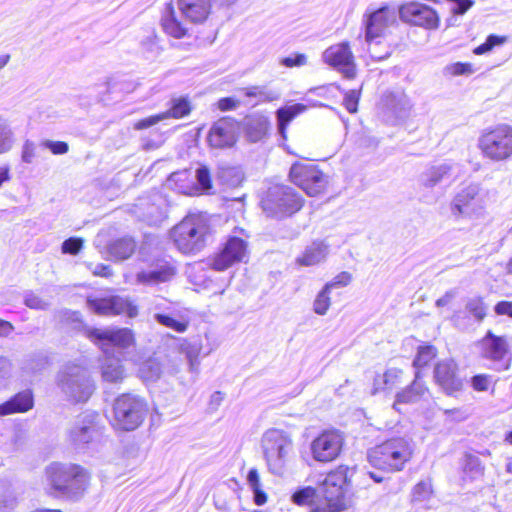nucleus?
I'll return each instance as SVG.
<instances>
[{"instance_id": "f03ea898", "label": "nucleus", "mask_w": 512, "mask_h": 512, "mask_svg": "<svg viewBox=\"0 0 512 512\" xmlns=\"http://www.w3.org/2000/svg\"><path fill=\"white\" fill-rule=\"evenodd\" d=\"M45 480L49 485L50 496L77 502L84 497L90 476L79 465L52 462L45 468Z\"/></svg>"}, {"instance_id": "72a5a7b5", "label": "nucleus", "mask_w": 512, "mask_h": 512, "mask_svg": "<svg viewBox=\"0 0 512 512\" xmlns=\"http://www.w3.org/2000/svg\"><path fill=\"white\" fill-rule=\"evenodd\" d=\"M135 207L137 217L148 225H158L166 218V210L159 204L141 199Z\"/></svg>"}, {"instance_id": "6ab92c4d", "label": "nucleus", "mask_w": 512, "mask_h": 512, "mask_svg": "<svg viewBox=\"0 0 512 512\" xmlns=\"http://www.w3.org/2000/svg\"><path fill=\"white\" fill-rule=\"evenodd\" d=\"M176 267L171 260L159 258L153 260L146 269L136 273V283L144 286H156L169 282L176 275Z\"/></svg>"}, {"instance_id": "4be33fe9", "label": "nucleus", "mask_w": 512, "mask_h": 512, "mask_svg": "<svg viewBox=\"0 0 512 512\" xmlns=\"http://www.w3.org/2000/svg\"><path fill=\"white\" fill-rule=\"evenodd\" d=\"M459 165L452 162H443L427 167L420 175L419 181L426 188H433L440 184H450L458 178Z\"/></svg>"}, {"instance_id": "e2e57ef3", "label": "nucleus", "mask_w": 512, "mask_h": 512, "mask_svg": "<svg viewBox=\"0 0 512 512\" xmlns=\"http://www.w3.org/2000/svg\"><path fill=\"white\" fill-rule=\"evenodd\" d=\"M467 471H471L475 476L480 475L482 473V468L480 466L478 458L471 457L467 460L464 472L467 473Z\"/></svg>"}, {"instance_id": "6e6552de", "label": "nucleus", "mask_w": 512, "mask_h": 512, "mask_svg": "<svg viewBox=\"0 0 512 512\" xmlns=\"http://www.w3.org/2000/svg\"><path fill=\"white\" fill-rule=\"evenodd\" d=\"M486 211V193L478 184L471 183L459 189L450 202L454 219H480Z\"/></svg>"}, {"instance_id": "a878e982", "label": "nucleus", "mask_w": 512, "mask_h": 512, "mask_svg": "<svg viewBox=\"0 0 512 512\" xmlns=\"http://www.w3.org/2000/svg\"><path fill=\"white\" fill-rule=\"evenodd\" d=\"M422 374L420 371H415L413 382L406 388L399 391L395 396L393 408L400 411L401 404H413L424 398L428 393V388L421 381Z\"/></svg>"}, {"instance_id": "4c0bfd02", "label": "nucleus", "mask_w": 512, "mask_h": 512, "mask_svg": "<svg viewBox=\"0 0 512 512\" xmlns=\"http://www.w3.org/2000/svg\"><path fill=\"white\" fill-rule=\"evenodd\" d=\"M156 322L177 333H184L189 326V320L185 316L171 310L169 313L157 314Z\"/></svg>"}, {"instance_id": "0e129e2a", "label": "nucleus", "mask_w": 512, "mask_h": 512, "mask_svg": "<svg viewBox=\"0 0 512 512\" xmlns=\"http://www.w3.org/2000/svg\"><path fill=\"white\" fill-rule=\"evenodd\" d=\"M238 106V102L231 97L222 98L218 101V108L221 111L233 110Z\"/></svg>"}, {"instance_id": "37998d69", "label": "nucleus", "mask_w": 512, "mask_h": 512, "mask_svg": "<svg viewBox=\"0 0 512 512\" xmlns=\"http://www.w3.org/2000/svg\"><path fill=\"white\" fill-rule=\"evenodd\" d=\"M140 377L145 381H156L161 375V366L156 359H148L139 368Z\"/></svg>"}, {"instance_id": "f3484780", "label": "nucleus", "mask_w": 512, "mask_h": 512, "mask_svg": "<svg viewBox=\"0 0 512 512\" xmlns=\"http://www.w3.org/2000/svg\"><path fill=\"white\" fill-rule=\"evenodd\" d=\"M247 255V242L240 237L230 236L220 251L210 260V265L216 271H224L242 262Z\"/></svg>"}, {"instance_id": "2eb2a0df", "label": "nucleus", "mask_w": 512, "mask_h": 512, "mask_svg": "<svg viewBox=\"0 0 512 512\" xmlns=\"http://www.w3.org/2000/svg\"><path fill=\"white\" fill-rule=\"evenodd\" d=\"M87 307L100 316L125 314L130 318L138 315V307L132 301L120 296L88 297Z\"/></svg>"}, {"instance_id": "412c9836", "label": "nucleus", "mask_w": 512, "mask_h": 512, "mask_svg": "<svg viewBox=\"0 0 512 512\" xmlns=\"http://www.w3.org/2000/svg\"><path fill=\"white\" fill-rule=\"evenodd\" d=\"M403 21L427 29H435L439 24V17L430 6L418 2L403 4L399 9Z\"/></svg>"}, {"instance_id": "49530a36", "label": "nucleus", "mask_w": 512, "mask_h": 512, "mask_svg": "<svg viewBox=\"0 0 512 512\" xmlns=\"http://www.w3.org/2000/svg\"><path fill=\"white\" fill-rule=\"evenodd\" d=\"M148 309L155 321L157 314L169 313L172 310L170 302L161 297L153 298Z\"/></svg>"}, {"instance_id": "1a4fd4ad", "label": "nucleus", "mask_w": 512, "mask_h": 512, "mask_svg": "<svg viewBox=\"0 0 512 512\" xmlns=\"http://www.w3.org/2000/svg\"><path fill=\"white\" fill-rule=\"evenodd\" d=\"M482 155L494 162L506 161L512 157V127L500 124L486 129L478 139Z\"/></svg>"}, {"instance_id": "cd10ccee", "label": "nucleus", "mask_w": 512, "mask_h": 512, "mask_svg": "<svg viewBox=\"0 0 512 512\" xmlns=\"http://www.w3.org/2000/svg\"><path fill=\"white\" fill-rule=\"evenodd\" d=\"M34 406V395L32 390L26 389L18 392L6 402L0 404V416H7L15 413H25Z\"/></svg>"}, {"instance_id": "774afa93", "label": "nucleus", "mask_w": 512, "mask_h": 512, "mask_svg": "<svg viewBox=\"0 0 512 512\" xmlns=\"http://www.w3.org/2000/svg\"><path fill=\"white\" fill-rule=\"evenodd\" d=\"M93 274L96 276L109 277L112 275L111 268L109 265L97 264L93 269Z\"/></svg>"}, {"instance_id": "e433bc0d", "label": "nucleus", "mask_w": 512, "mask_h": 512, "mask_svg": "<svg viewBox=\"0 0 512 512\" xmlns=\"http://www.w3.org/2000/svg\"><path fill=\"white\" fill-rule=\"evenodd\" d=\"M180 341V351L187 359L189 372L198 374L200 366L199 355L202 348L200 341H189L187 339H180Z\"/></svg>"}, {"instance_id": "5701e85b", "label": "nucleus", "mask_w": 512, "mask_h": 512, "mask_svg": "<svg viewBox=\"0 0 512 512\" xmlns=\"http://www.w3.org/2000/svg\"><path fill=\"white\" fill-rule=\"evenodd\" d=\"M434 379L443 391L452 395L460 391L463 386L462 378L458 373V366L454 360L447 359L439 361L434 368Z\"/></svg>"}, {"instance_id": "c756f323", "label": "nucleus", "mask_w": 512, "mask_h": 512, "mask_svg": "<svg viewBox=\"0 0 512 512\" xmlns=\"http://www.w3.org/2000/svg\"><path fill=\"white\" fill-rule=\"evenodd\" d=\"M270 121L262 114H251L244 118L243 129L247 139L251 142L261 141L268 133Z\"/></svg>"}, {"instance_id": "69168bd1", "label": "nucleus", "mask_w": 512, "mask_h": 512, "mask_svg": "<svg viewBox=\"0 0 512 512\" xmlns=\"http://www.w3.org/2000/svg\"><path fill=\"white\" fill-rule=\"evenodd\" d=\"M254 496V502L258 506H261L266 503L267 496L266 493L261 489V486L251 488Z\"/></svg>"}, {"instance_id": "f704fd0d", "label": "nucleus", "mask_w": 512, "mask_h": 512, "mask_svg": "<svg viewBox=\"0 0 512 512\" xmlns=\"http://www.w3.org/2000/svg\"><path fill=\"white\" fill-rule=\"evenodd\" d=\"M402 374V370L398 368H390L383 374H377L373 380L372 394L392 391L401 382Z\"/></svg>"}, {"instance_id": "c9c22d12", "label": "nucleus", "mask_w": 512, "mask_h": 512, "mask_svg": "<svg viewBox=\"0 0 512 512\" xmlns=\"http://www.w3.org/2000/svg\"><path fill=\"white\" fill-rule=\"evenodd\" d=\"M307 106L301 103L284 106L276 111L278 132L283 139H286V129L289 123L299 114L305 112Z\"/></svg>"}, {"instance_id": "aec40b11", "label": "nucleus", "mask_w": 512, "mask_h": 512, "mask_svg": "<svg viewBox=\"0 0 512 512\" xmlns=\"http://www.w3.org/2000/svg\"><path fill=\"white\" fill-rule=\"evenodd\" d=\"M176 267L171 260L159 258L153 260L146 269L136 273V283L144 286H156L169 282L176 275Z\"/></svg>"}, {"instance_id": "0eeeda50", "label": "nucleus", "mask_w": 512, "mask_h": 512, "mask_svg": "<svg viewBox=\"0 0 512 512\" xmlns=\"http://www.w3.org/2000/svg\"><path fill=\"white\" fill-rule=\"evenodd\" d=\"M57 387L71 402H86L94 392V383L81 365L68 363L62 367L56 377Z\"/></svg>"}, {"instance_id": "680f3d73", "label": "nucleus", "mask_w": 512, "mask_h": 512, "mask_svg": "<svg viewBox=\"0 0 512 512\" xmlns=\"http://www.w3.org/2000/svg\"><path fill=\"white\" fill-rule=\"evenodd\" d=\"M489 385V378L486 375H476L472 378V386L477 391H486Z\"/></svg>"}, {"instance_id": "09e8293b", "label": "nucleus", "mask_w": 512, "mask_h": 512, "mask_svg": "<svg viewBox=\"0 0 512 512\" xmlns=\"http://www.w3.org/2000/svg\"><path fill=\"white\" fill-rule=\"evenodd\" d=\"M505 42V38L504 37H499L497 35H489L486 39V41L484 43H482L481 45L477 46L475 49H474V53L476 55H482V54H485L489 51L492 50L493 47L497 46V45H501Z\"/></svg>"}, {"instance_id": "20e7f679", "label": "nucleus", "mask_w": 512, "mask_h": 512, "mask_svg": "<svg viewBox=\"0 0 512 512\" xmlns=\"http://www.w3.org/2000/svg\"><path fill=\"white\" fill-rule=\"evenodd\" d=\"M261 449L268 471L283 476L294 456L291 435L285 430L270 428L261 437Z\"/></svg>"}, {"instance_id": "9d476101", "label": "nucleus", "mask_w": 512, "mask_h": 512, "mask_svg": "<svg viewBox=\"0 0 512 512\" xmlns=\"http://www.w3.org/2000/svg\"><path fill=\"white\" fill-rule=\"evenodd\" d=\"M145 402L136 395L122 394L113 404V425L124 431L135 430L146 414Z\"/></svg>"}, {"instance_id": "6e6d98bb", "label": "nucleus", "mask_w": 512, "mask_h": 512, "mask_svg": "<svg viewBox=\"0 0 512 512\" xmlns=\"http://www.w3.org/2000/svg\"><path fill=\"white\" fill-rule=\"evenodd\" d=\"M466 308L477 320H482L486 315L484 304L480 299L470 300L467 303Z\"/></svg>"}, {"instance_id": "dca6fc26", "label": "nucleus", "mask_w": 512, "mask_h": 512, "mask_svg": "<svg viewBox=\"0 0 512 512\" xmlns=\"http://www.w3.org/2000/svg\"><path fill=\"white\" fill-rule=\"evenodd\" d=\"M343 444L344 436L340 431H323L311 443L312 456L318 462H331L340 455Z\"/></svg>"}, {"instance_id": "7ed1b4c3", "label": "nucleus", "mask_w": 512, "mask_h": 512, "mask_svg": "<svg viewBox=\"0 0 512 512\" xmlns=\"http://www.w3.org/2000/svg\"><path fill=\"white\" fill-rule=\"evenodd\" d=\"M415 445L411 438L392 437L367 452V460L371 466L386 471L399 472L410 462Z\"/></svg>"}, {"instance_id": "3c124183", "label": "nucleus", "mask_w": 512, "mask_h": 512, "mask_svg": "<svg viewBox=\"0 0 512 512\" xmlns=\"http://www.w3.org/2000/svg\"><path fill=\"white\" fill-rule=\"evenodd\" d=\"M83 247V240L77 237H70L66 239L61 246L64 254L76 255Z\"/></svg>"}, {"instance_id": "052dcab7", "label": "nucleus", "mask_w": 512, "mask_h": 512, "mask_svg": "<svg viewBox=\"0 0 512 512\" xmlns=\"http://www.w3.org/2000/svg\"><path fill=\"white\" fill-rule=\"evenodd\" d=\"M494 311L497 315H506L512 318V301H500L495 307Z\"/></svg>"}, {"instance_id": "13d9d810", "label": "nucleus", "mask_w": 512, "mask_h": 512, "mask_svg": "<svg viewBox=\"0 0 512 512\" xmlns=\"http://www.w3.org/2000/svg\"><path fill=\"white\" fill-rule=\"evenodd\" d=\"M35 144L30 140H26L22 147L21 159L26 164H31L35 158Z\"/></svg>"}, {"instance_id": "a19ab883", "label": "nucleus", "mask_w": 512, "mask_h": 512, "mask_svg": "<svg viewBox=\"0 0 512 512\" xmlns=\"http://www.w3.org/2000/svg\"><path fill=\"white\" fill-rule=\"evenodd\" d=\"M17 141L11 122L0 116V155L10 152Z\"/></svg>"}, {"instance_id": "473e14b6", "label": "nucleus", "mask_w": 512, "mask_h": 512, "mask_svg": "<svg viewBox=\"0 0 512 512\" xmlns=\"http://www.w3.org/2000/svg\"><path fill=\"white\" fill-rule=\"evenodd\" d=\"M161 25L168 35L176 39L183 38L188 32V27L178 18L171 3H168L163 11Z\"/></svg>"}, {"instance_id": "7c9ffc66", "label": "nucleus", "mask_w": 512, "mask_h": 512, "mask_svg": "<svg viewBox=\"0 0 512 512\" xmlns=\"http://www.w3.org/2000/svg\"><path fill=\"white\" fill-rule=\"evenodd\" d=\"M329 253V246L323 241H314L307 245L303 252L295 259L299 266H314L325 261Z\"/></svg>"}, {"instance_id": "de8ad7c7", "label": "nucleus", "mask_w": 512, "mask_h": 512, "mask_svg": "<svg viewBox=\"0 0 512 512\" xmlns=\"http://www.w3.org/2000/svg\"><path fill=\"white\" fill-rule=\"evenodd\" d=\"M316 490L312 487H304L292 495V500L298 505L310 504L315 498Z\"/></svg>"}, {"instance_id": "c85d7f7f", "label": "nucleus", "mask_w": 512, "mask_h": 512, "mask_svg": "<svg viewBox=\"0 0 512 512\" xmlns=\"http://www.w3.org/2000/svg\"><path fill=\"white\" fill-rule=\"evenodd\" d=\"M411 503L413 506L425 510L434 509L437 506V500L430 479L419 481L412 488Z\"/></svg>"}, {"instance_id": "864d4df0", "label": "nucleus", "mask_w": 512, "mask_h": 512, "mask_svg": "<svg viewBox=\"0 0 512 512\" xmlns=\"http://www.w3.org/2000/svg\"><path fill=\"white\" fill-rule=\"evenodd\" d=\"M352 280V275L349 272L343 271L336 275L331 281L327 282L324 286L328 287L330 291L335 288L346 287Z\"/></svg>"}, {"instance_id": "4d7b16f0", "label": "nucleus", "mask_w": 512, "mask_h": 512, "mask_svg": "<svg viewBox=\"0 0 512 512\" xmlns=\"http://www.w3.org/2000/svg\"><path fill=\"white\" fill-rule=\"evenodd\" d=\"M42 146L49 149L55 155H62L68 152L69 146L64 141L45 140Z\"/></svg>"}, {"instance_id": "393cba45", "label": "nucleus", "mask_w": 512, "mask_h": 512, "mask_svg": "<svg viewBox=\"0 0 512 512\" xmlns=\"http://www.w3.org/2000/svg\"><path fill=\"white\" fill-rule=\"evenodd\" d=\"M207 140L213 148L223 149L233 146L236 142L234 123L227 118L218 120L210 128Z\"/></svg>"}, {"instance_id": "79ce46f5", "label": "nucleus", "mask_w": 512, "mask_h": 512, "mask_svg": "<svg viewBox=\"0 0 512 512\" xmlns=\"http://www.w3.org/2000/svg\"><path fill=\"white\" fill-rule=\"evenodd\" d=\"M436 356L437 350L434 346H420L413 360V367L416 371L421 372V369L427 366Z\"/></svg>"}, {"instance_id": "b1692460", "label": "nucleus", "mask_w": 512, "mask_h": 512, "mask_svg": "<svg viewBox=\"0 0 512 512\" xmlns=\"http://www.w3.org/2000/svg\"><path fill=\"white\" fill-rule=\"evenodd\" d=\"M190 112L191 104L187 97L173 98L170 101V108L167 111L156 115H151L149 117L137 121L134 124V128L136 130L146 129L168 118H183L187 116Z\"/></svg>"}, {"instance_id": "a18cd8bd", "label": "nucleus", "mask_w": 512, "mask_h": 512, "mask_svg": "<svg viewBox=\"0 0 512 512\" xmlns=\"http://www.w3.org/2000/svg\"><path fill=\"white\" fill-rule=\"evenodd\" d=\"M195 178L198 184V189L202 192H208L212 188L210 172L206 166L197 168Z\"/></svg>"}, {"instance_id": "2f4dec72", "label": "nucleus", "mask_w": 512, "mask_h": 512, "mask_svg": "<svg viewBox=\"0 0 512 512\" xmlns=\"http://www.w3.org/2000/svg\"><path fill=\"white\" fill-rule=\"evenodd\" d=\"M93 418L92 415H83L77 419L69 433L74 444H86L93 439L96 433Z\"/></svg>"}, {"instance_id": "5fc2aeb1", "label": "nucleus", "mask_w": 512, "mask_h": 512, "mask_svg": "<svg viewBox=\"0 0 512 512\" xmlns=\"http://www.w3.org/2000/svg\"><path fill=\"white\" fill-rule=\"evenodd\" d=\"M307 63V57L305 54L296 53L294 55H290L281 59L280 64L292 68V67H301Z\"/></svg>"}, {"instance_id": "ea45409f", "label": "nucleus", "mask_w": 512, "mask_h": 512, "mask_svg": "<svg viewBox=\"0 0 512 512\" xmlns=\"http://www.w3.org/2000/svg\"><path fill=\"white\" fill-rule=\"evenodd\" d=\"M242 91L246 97L256 99L254 105L258 103L272 102L278 100L281 96L279 90L269 88L268 86L265 85L244 88Z\"/></svg>"}, {"instance_id": "ddd939ff", "label": "nucleus", "mask_w": 512, "mask_h": 512, "mask_svg": "<svg viewBox=\"0 0 512 512\" xmlns=\"http://www.w3.org/2000/svg\"><path fill=\"white\" fill-rule=\"evenodd\" d=\"M289 176L291 181L309 196L319 195L327 185V177L313 163L293 164Z\"/></svg>"}, {"instance_id": "f257e3e1", "label": "nucleus", "mask_w": 512, "mask_h": 512, "mask_svg": "<svg viewBox=\"0 0 512 512\" xmlns=\"http://www.w3.org/2000/svg\"><path fill=\"white\" fill-rule=\"evenodd\" d=\"M88 337L103 351L102 378L104 381L117 383L124 378V369L121 364V349L127 348L134 342L132 330L128 328L91 329Z\"/></svg>"}, {"instance_id": "bf43d9fd", "label": "nucleus", "mask_w": 512, "mask_h": 512, "mask_svg": "<svg viewBox=\"0 0 512 512\" xmlns=\"http://www.w3.org/2000/svg\"><path fill=\"white\" fill-rule=\"evenodd\" d=\"M449 71L453 75H464L470 74L472 72V67L468 63L457 62L452 64L449 68Z\"/></svg>"}, {"instance_id": "4468645a", "label": "nucleus", "mask_w": 512, "mask_h": 512, "mask_svg": "<svg viewBox=\"0 0 512 512\" xmlns=\"http://www.w3.org/2000/svg\"><path fill=\"white\" fill-rule=\"evenodd\" d=\"M480 354L489 362L488 366L496 371L507 370L511 358L508 351V342L503 336H496L488 332L479 342Z\"/></svg>"}, {"instance_id": "338daca9", "label": "nucleus", "mask_w": 512, "mask_h": 512, "mask_svg": "<svg viewBox=\"0 0 512 512\" xmlns=\"http://www.w3.org/2000/svg\"><path fill=\"white\" fill-rule=\"evenodd\" d=\"M247 481H248L250 488L261 486L260 477H259V473H258L257 469L252 468L249 470L248 475H247Z\"/></svg>"}, {"instance_id": "603ef678", "label": "nucleus", "mask_w": 512, "mask_h": 512, "mask_svg": "<svg viewBox=\"0 0 512 512\" xmlns=\"http://www.w3.org/2000/svg\"><path fill=\"white\" fill-rule=\"evenodd\" d=\"M24 303L27 307L37 310H45L48 308L49 303L33 292H27L24 296Z\"/></svg>"}, {"instance_id": "bb28decb", "label": "nucleus", "mask_w": 512, "mask_h": 512, "mask_svg": "<svg viewBox=\"0 0 512 512\" xmlns=\"http://www.w3.org/2000/svg\"><path fill=\"white\" fill-rule=\"evenodd\" d=\"M181 15L192 23H201L208 17L211 9L209 0H178Z\"/></svg>"}, {"instance_id": "423d86ee", "label": "nucleus", "mask_w": 512, "mask_h": 512, "mask_svg": "<svg viewBox=\"0 0 512 512\" xmlns=\"http://www.w3.org/2000/svg\"><path fill=\"white\" fill-rule=\"evenodd\" d=\"M173 241L184 254H195L207 243L209 224L202 214H189L171 232Z\"/></svg>"}, {"instance_id": "a211bd4d", "label": "nucleus", "mask_w": 512, "mask_h": 512, "mask_svg": "<svg viewBox=\"0 0 512 512\" xmlns=\"http://www.w3.org/2000/svg\"><path fill=\"white\" fill-rule=\"evenodd\" d=\"M323 61L337 70L347 79L356 75L354 55L348 42H341L328 47L322 54Z\"/></svg>"}, {"instance_id": "c03bdc74", "label": "nucleus", "mask_w": 512, "mask_h": 512, "mask_svg": "<svg viewBox=\"0 0 512 512\" xmlns=\"http://www.w3.org/2000/svg\"><path fill=\"white\" fill-rule=\"evenodd\" d=\"M330 293L328 287L324 286L317 294L313 303V310L316 314L323 316L327 313L331 305Z\"/></svg>"}, {"instance_id": "f8f14e48", "label": "nucleus", "mask_w": 512, "mask_h": 512, "mask_svg": "<svg viewBox=\"0 0 512 512\" xmlns=\"http://www.w3.org/2000/svg\"><path fill=\"white\" fill-rule=\"evenodd\" d=\"M262 207L269 216L282 218L297 212L302 207V199L291 187L274 185L268 189Z\"/></svg>"}, {"instance_id": "58836bf2", "label": "nucleus", "mask_w": 512, "mask_h": 512, "mask_svg": "<svg viewBox=\"0 0 512 512\" xmlns=\"http://www.w3.org/2000/svg\"><path fill=\"white\" fill-rule=\"evenodd\" d=\"M135 248V241L131 237H123L113 241L108 247V252L114 259L125 260L134 253Z\"/></svg>"}, {"instance_id": "8fccbe9b", "label": "nucleus", "mask_w": 512, "mask_h": 512, "mask_svg": "<svg viewBox=\"0 0 512 512\" xmlns=\"http://www.w3.org/2000/svg\"><path fill=\"white\" fill-rule=\"evenodd\" d=\"M360 90L351 89L344 95L343 104L349 113H355L358 109Z\"/></svg>"}, {"instance_id": "39448f33", "label": "nucleus", "mask_w": 512, "mask_h": 512, "mask_svg": "<svg viewBox=\"0 0 512 512\" xmlns=\"http://www.w3.org/2000/svg\"><path fill=\"white\" fill-rule=\"evenodd\" d=\"M395 22L394 13L387 7L379 8L363 18L365 43L371 59L382 61L387 59L392 49L383 39L387 29Z\"/></svg>"}, {"instance_id": "9b49d317", "label": "nucleus", "mask_w": 512, "mask_h": 512, "mask_svg": "<svg viewBox=\"0 0 512 512\" xmlns=\"http://www.w3.org/2000/svg\"><path fill=\"white\" fill-rule=\"evenodd\" d=\"M346 484L347 475L344 469L339 468L327 474L318 489L325 502L314 507L312 512H341L345 508Z\"/></svg>"}]
</instances>
